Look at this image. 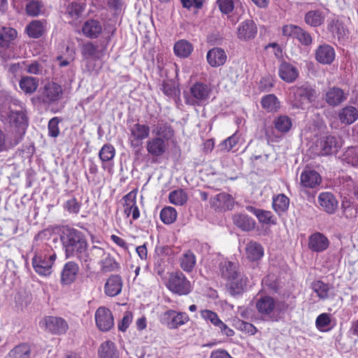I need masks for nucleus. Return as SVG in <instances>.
<instances>
[{
	"label": "nucleus",
	"instance_id": "nucleus-9",
	"mask_svg": "<svg viewBox=\"0 0 358 358\" xmlns=\"http://www.w3.org/2000/svg\"><path fill=\"white\" fill-rule=\"evenodd\" d=\"M161 322L165 324L169 329H176L185 324L189 317L185 313H177L173 310H169L161 315Z\"/></svg>",
	"mask_w": 358,
	"mask_h": 358
},
{
	"label": "nucleus",
	"instance_id": "nucleus-39",
	"mask_svg": "<svg viewBox=\"0 0 358 358\" xmlns=\"http://www.w3.org/2000/svg\"><path fill=\"white\" fill-rule=\"evenodd\" d=\"M311 288L320 299L324 300L329 297V291L333 287L321 280H316L312 282Z\"/></svg>",
	"mask_w": 358,
	"mask_h": 358
},
{
	"label": "nucleus",
	"instance_id": "nucleus-57",
	"mask_svg": "<svg viewBox=\"0 0 358 358\" xmlns=\"http://www.w3.org/2000/svg\"><path fill=\"white\" fill-rule=\"evenodd\" d=\"M236 325L238 329L248 333L250 335H254L257 332V329L252 324L246 322L243 320H238L236 322Z\"/></svg>",
	"mask_w": 358,
	"mask_h": 358
},
{
	"label": "nucleus",
	"instance_id": "nucleus-34",
	"mask_svg": "<svg viewBox=\"0 0 358 358\" xmlns=\"http://www.w3.org/2000/svg\"><path fill=\"white\" fill-rule=\"evenodd\" d=\"M99 358H119L115 345L110 341L103 342L98 350Z\"/></svg>",
	"mask_w": 358,
	"mask_h": 358
},
{
	"label": "nucleus",
	"instance_id": "nucleus-45",
	"mask_svg": "<svg viewBox=\"0 0 358 358\" xmlns=\"http://www.w3.org/2000/svg\"><path fill=\"white\" fill-rule=\"evenodd\" d=\"M289 199L283 194H280L273 199V208L278 213L285 212L289 207Z\"/></svg>",
	"mask_w": 358,
	"mask_h": 358
},
{
	"label": "nucleus",
	"instance_id": "nucleus-47",
	"mask_svg": "<svg viewBox=\"0 0 358 358\" xmlns=\"http://www.w3.org/2000/svg\"><path fill=\"white\" fill-rule=\"evenodd\" d=\"M100 263L103 272L116 271L120 268L119 263L110 254H106V257L101 259Z\"/></svg>",
	"mask_w": 358,
	"mask_h": 358
},
{
	"label": "nucleus",
	"instance_id": "nucleus-55",
	"mask_svg": "<svg viewBox=\"0 0 358 358\" xmlns=\"http://www.w3.org/2000/svg\"><path fill=\"white\" fill-rule=\"evenodd\" d=\"M294 38H296L303 45L308 46L312 43V37L310 34L300 27Z\"/></svg>",
	"mask_w": 358,
	"mask_h": 358
},
{
	"label": "nucleus",
	"instance_id": "nucleus-41",
	"mask_svg": "<svg viewBox=\"0 0 358 358\" xmlns=\"http://www.w3.org/2000/svg\"><path fill=\"white\" fill-rule=\"evenodd\" d=\"M175 54L182 58H186L190 55L193 50L192 45L186 40H180L176 43L174 45Z\"/></svg>",
	"mask_w": 358,
	"mask_h": 358
},
{
	"label": "nucleus",
	"instance_id": "nucleus-18",
	"mask_svg": "<svg viewBox=\"0 0 358 358\" xmlns=\"http://www.w3.org/2000/svg\"><path fill=\"white\" fill-rule=\"evenodd\" d=\"M316 60L322 64H331L335 59V51L328 44L320 45L315 50Z\"/></svg>",
	"mask_w": 358,
	"mask_h": 358
},
{
	"label": "nucleus",
	"instance_id": "nucleus-51",
	"mask_svg": "<svg viewBox=\"0 0 358 358\" xmlns=\"http://www.w3.org/2000/svg\"><path fill=\"white\" fill-rule=\"evenodd\" d=\"M81 53L86 59L98 58V46L92 42H88L82 46Z\"/></svg>",
	"mask_w": 358,
	"mask_h": 358
},
{
	"label": "nucleus",
	"instance_id": "nucleus-14",
	"mask_svg": "<svg viewBox=\"0 0 358 358\" xmlns=\"http://www.w3.org/2000/svg\"><path fill=\"white\" fill-rule=\"evenodd\" d=\"M317 146L320 149V155L324 156L336 153L341 144L336 137L328 136L321 138Z\"/></svg>",
	"mask_w": 358,
	"mask_h": 358
},
{
	"label": "nucleus",
	"instance_id": "nucleus-8",
	"mask_svg": "<svg viewBox=\"0 0 358 358\" xmlns=\"http://www.w3.org/2000/svg\"><path fill=\"white\" fill-rule=\"evenodd\" d=\"M56 257L55 253L48 257L43 255H36L32 259V265L35 271L41 275H49L52 273V266Z\"/></svg>",
	"mask_w": 358,
	"mask_h": 358
},
{
	"label": "nucleus",
	"instance_id": "nucleus-27",
	"mask_svg": "<svg viewBox=\"0 0 358 358\" xmlns=\"http://www.w3.org/2000/svg\"><path fill=\"white\" fill-rule=\"evenodd\" d=\"M17 37V31L10 27H2L0 29V53L9 48L13 41Z\"/></svg>",
	"mask_w": 358,
	"mask_h": 358
},
{
	"label": "nucleus",
	"instance_id": "nucleus-17",
	"mask_svg": "<svg viewBox=\"0 0 358 358\" xmlns=\"http://www.w3.org/2000/svg\"><path fill=\"white\" fill-rule=\"evenodd\" d=\"M168 143L159 137H154L149 139L146 143V149L149 154L154 157L163 155L168 149Z\"/></svg>",
	"mask_w": 358,
	"mask_h": 358
},
{
	"label": "nucleus",
	"instance_id": "nucleus-58",
	"mask_svg": "<svg viewBox=\"0 0 358 358\" xmlns=\"http://www.w3.org/2000/svg\"><path fill=\"white\" fill-rule=\"evenodd\" d=\"M217 4L220 11L224 14L231 13L234 8L233 0H217Z\"/></svg>",
	"mask_w": 358,
	"mask_h": 358
},
{
	"label": "nucleus",
	"instance_id": "nucleus-53",
	"mask_svg": "<svg viewBox=\"0 0 358 358\" xmlns=\"http://www.w3.org/2000/svg\"><path fill=\"white\" fill-rule=\"evenodd\" d=\"M61 122V119L58 117H52L48 122V133L51 137L56 138L59 134V123Z\"/></svg>",
	"mask_w": 358,
	"mask_h": 358
},
{
	"label": "nucleus",
	"instance_id": "nucleus-32",
	"mask_svg": "<svg viewBox=\"0 0 358 358\" xmlns=\"http://www.w3.org/2000/svg\"><path fill=\"white\" fill-rule=\"evenodd\" d=\"M278 73L280 78L287 83L294 82L299 75L297 69L287 62L280 64Z\"/></svg>",
	"mask_w": 358,
	"mask_h": 358
},
{
	"label": "nucleus",
	"instance_id": "nucleus-19",
	"mask_svg": "<svg viewBox=\"0 0 358 358\" xmlns=\"http://www.w3.org/2000/svg\"><path fill=\"white\" fill-rule=\"evenodd\" d=\"M318 203L326 213L333 214L338 208V201L331 192H322L318 196Z\"/></svg>",
	"mask_w": 358,
	"mask_h": 358
},
{
	"label": "nucleus",
	"instance_id": "nucleus-3",
	"mask_svg": "<svg viewBox=\"0 0 358 358\" xmlns=\"http://www.w3.org/2000/svg\"><path fill=\"white\" fill-rule=\"evenodd\" d=\"M212 89L207 84L197 82L193 84L188 92L184 93L185 103L193 106H201L208 102Z\"/></svg>",
	"mask_w": 358,
	"mask_h": 358
},
{
	"label": "nucleus",
	"instance_id": "nucleus-26",
	"mask_svg": "<svg viewBox=\"0 0 358 358\" xmlns=\"http://www.w3.org/2000/svg\"><path fill=\"white\" fill-rule=\"evenodd\" d=\"M82 31L86 37L96 38L102 32V26L99 20L90 19L84 22Z\"/></svg>",
	"mask_w": 358,
	"mask_h": 358
},
{
	"label": "nucleus",
	"instance_id": "nucleus-37",
	"mask_svg": "<svg viewBox=\"0 0 358 358\" xmlns=\"http://www.w3.org/2000/svg\"><path fill=\"white\" fill-rule=\"evenodd\" d=\"M261 105L268 113L276 112L280 107V101L273 94L263 96L261 100Z\"/></svg>",
	"mask_w": 358,
	"mask_h": 358
},
{
	"label": "nucleus",
	"instance_id": "nucleus-50",
	"mask_svg": "<svg viewBox=\"0 0 358 358\" xmlns=\"http://www.w3.org/2000/svg\"><path fill=\"white\" fill-rule=\"evenodd\" d=\"M81 203L72 196L64 203V209L71 215H78L81 208Z\"/></svg>",
	"mask_w": 358,
	"mask_h": 358
},
{
	"label": "nucleus",
	"instance_id": "nucleus-49",
	"mask_svg": "<svg viewBox=\"0 0 358 358\" xmlns=\"http://www.w3.org/2000/svg\"><path fill=\"white\" fill-rule=\"evenodd\" d=\"M160 218L164 224H172L176 220L177 212L173 207H165L160 212Z\"/></svg>",
	"mask_w": 358,
	"mask_h": 358
},
{
	"label": "nucleus",
	"instance_id": "nucleus-5",
	"mask_svg": "<svg viewBox=\"0 0 358 358\" xmlns=\"http://www.w3.org/2000/svg\"><path fill=\"white\" fill-rule=\"evenodd\" d=\"M129 143L131 148H137L143 145V141L148 138L150 129L148 124L136 122L129 127Z\"/></svg>",
	"mask_w": 358,
	"mask_h": 358
},
{
	"label": "nucleus",
	"instance_id": "nucleus-44",
	"mask_svg": "<svg viewBox=\"0 0 358 358\" xmlns=\"http://www.w3.org/2000/svg\"><path fill=\"white\" fill-rule=\"evenodd\" d=\"M196 264V257L192 252L188 250L180 258V267L183 271L190 272Z\"/></svg>",
	"mask_w": 358,
	"mask_h": 358
},
{
	"label": "nucleus",
	"instance_id": "nucleus-4",
	"mask_svg": "<svg viewBox=\"0 0 358 358\" xmlns=\"http://www.w3.org/2000/svg\"><path fill=\"white\" fill-rule=\"evenodd\" d=\"M167 287L173 293L178 295H187L192 290L190 282L182 272H176L170 274Z\"/></svg>",
	"mask_w": 358,
	"mask_h": 358
},
{
	"label": "nucleus",
	"instance_id": "nucleus-29",
	"mask_svg": "<svg viewBox=\"0 0 358 358\" xmlns=\"http://www.w3.org/2000/svg\"><path fill=\"white\" fill-rule=\"evenodd\" d=\"M264 252L262 245L256 241H251L246 245L245 255L246 258L250 262H255L262 259Z\"/></svg>",
	"mask_w": 358,
	"mask_h": 358
},
{
	"label": "nucleus",
	"instance_id": "nucleus-13",
	"mask_svg": "<svg viewBox=\"0 0 358 358\" xmlns=\"http://www.w3.org/2000/svg\"><path fill=\"white\" fill-rule=\"evenodd\" d=\"M62 95V87L56 83L51 82L45 85L43 92L38 99L44 103H50L59 100Z\"/></svg>",
	"mask_w": 358,
	"mask_h": 358
},
{
	"label": "nucleus",
	"instance_id": "nucleus-28",
	"mask_svg": "<svg viewBox=\"0 0 358 358\" xmlns=\"http://www.w3.org/2000/svg\"><path fill=\"white\" fill-rule=\"evenodd\" d=\"M79 271L78 265L74 262H67L62 270L61 281L63 284L69 285L73 282Z\"/></svg>",
	"mask_w": 358,
	"mask_h": 358
},
{
	"label": "nucleus",
	"instance_id": "nucleus-36",
	"mask_svg": "<svg viewBox=\"0 0 358 358\" xmlns=\"http://www.w3.org/2000/svg\"><path fill=\"white\" fill-rule=\"evenodd\" d=\"M19 85L25 94H31L38 88V79L31 76H24L20 79Z\"/></svg>",
	"mask_w": 358,
	"mask_h": 358
},
{
	"label": "nucleus",
	"instance_id": "nucleus-43",
	"mask_svg": "<svg viewBox=\"0 0 358 358\" xmlns=\"http://www.w3.org/2000/svg\"><path fill=\"white\" fill-rule=\"evenodd\" d=\"M45 31V24L41 21L34 20L27 27L28 35L34 38H38L43 35Z\"/></svg>",
	"mask_w": 358,
	"mask_h": 358
},
{
	"label": "nucleus",
	"instance_id": "nucleus-40",
	"mask_svg": "<svg viewBox=\"0 0 358 358\" xmlns=\"http://www.w3.org/2000/svg\"><path fill=\"white\" fill-rule=\"evenodd\" d=\"M31 347L27 343L15 346L8 354L7 358H30Z\"/></svg>",
	"mask_w": 358,
	"mask_h": 358
},
{
	"label": "nucleus",
	"instance_id": "nucleus-64",
	"mask_svg": "<svg viewBox=\"0 0 358 358\" xmlns=\"http://www.w3.org/2000/svg\"><path fill=\"white\" fill-rule=\"evenodd\" d=\"M331 322L330 317L327 313L320 314L316 319V327L320 330L329 325Z\"/></svg>",
	"mask_w": 358,
	"mask_h": 358
},
{
	"label": "nucleus",
	"instance_id": "nucleus-38",
	"mask_svg": "<svg viewBox=\"0 0 358 358\" xmlns=\"http://www.w3.org/2000/svg\"><path fill=\"white\" fill-rule=\"evenodd\" d=\"M328 29L333 34L336 35L338 40H343L347 36V30L343 23L338 20L332 19L329 20Z\"/></svg>",
	"mask_w": 358,
	"mask_h": 358
},
{
	"label": "nucleus",
	"instance_id": "nucleus-63",
	"mask_svg": "<svg viewBox=\"0 0 358 358\" xmlns=\"http://www.w3.org/2000/svg\"><path fill=\"white\" fill-rule=\"evenodd\" d=\"M162 90L166 96L173 98L178 95V90L172 84L164 82L162 87Z\"/></svg>",
	"mask_w": 358,
	"mask_h": 358
},
{
	"label": "nucleus",
	"instance_id": "nucleus-42",
	"mask_svg": "<svg viewBox=\"0 0 358 358\" xmlns=\"http://www.w3.org/2000/svg\"><path fill=\"white\" fill-rule=\"evenodd\" d=\"M85 8V0H77L69 5L66 13L73 20H77L81 16Z\"/></svg>",
	"mask_w": 358,
	"mask_h": 358
},
{
	"label": "nucleus",
	"instance_id": "nucleus-59",
	"mask_svg": "<svg viewBox=\"0 0 358 358\" xmlns=\"http://www.w3.org/2000/svg\"><path fill=\"white\" fill-rule=\"evenodd\" d=\"M201 315L202 318L206 321H210L214 326H216L220 320L217 313L210 310H201Z\"/></svg>",
	"mask_w": 358,
	"mask_h": 358
},
{
	"label": "nucleus",
	"instance_id": "nucleus-56",
	"mask_svg": "<svg viewBox=\"0 0 358 358\" xmlns=\"http://www.w3.org/2000/svg\"><path fill=\"white\" fill-rule=\"evenodd\" d=\"M237 143V137L233 135L222 141L220 144L219 147L222 152H229L233 148L236 146Z\"/></svg>",
	"mask_w": 358,
	"mask_h": 358
},
{
	"label": "nucleus",
	"instance_id": "nucleus-20",
	"mask_svg": "<svg viewBox=\"0 0 358 358\" xmlns=\"http://www.w3.org/2000/svg\"><path fill=\"white\" fill-rule=\"evenodd\" d=\"M348 94L337 87H330L325 93V101L331 106H337L347 99Z\"/></svg>",
	"mask_w": 358,
	"mask_h": 358
},
{
	"label": "nucleus",
	"instance_id": "nucleus-60",
	"mask_svg": "<svg viewBox=\"0 0 358 358\" xmlns=\"http://www.w3.org/2000/svg\"><path fill=\"white\" fill-rule=\"evenodd\" d=\"M132 313L129 311L124 313V316L118 324V329L121 331H125L132 321Z\"/></svg>",
	"mask_w": 358,
	"mask_h": 358
},
{
	"label": "nucleus",
	"instance_id": "nucleus-24",
	"mask_svg": "<svg viewBox=\"0 0 358 358\" xmlns=\"http://www.w3.org/2000/svg\"><path fill=\"white\" fill-rule=\"evenodd\" d=\"M301 184L306 187L315 188L322 181L320 175L315 170L307 169L301 174Z\"/></svg>",
	"mask_w": 358,
	"mask_h": 358
},
{
	"label": "nucleus",
	"instance_id": "nucleus-2",
	"mask_svg": "<svg viewBox=\"0 0 358 358\" xmlns=\"http://www.w3.org/2000/svg\"><path fill=\"white\" fill-rule=\"evenodd\" d=\"M59 238L66 258H78L87 242L83 232L69 226L62 228Z\"/></svg>",
	"mask_w": 358,
	"mask_h": 358
},
{
	"label": "nucleus",
	"instance_id": "nucleus-52",
	"mask_svg": "<svg viewBox=\"0 0 358 358\" xmlns=\"http://www.w3.org/2000/svg\"><path fill=\"white\" fill-rule=\"evenodd\" d=\"M115 150L110 144H105L99 151V156L103 162L112 160L114 158Z\"/></svg>",
	"mask_w": 358,
	"mask_h": 358
},
{
	"label": "nucleus",
	"instance_id": "nucleus-54",
	"mask_svg": "<svg viewBox=\"0 0 358 358\" xmlns=\"http://www.w3.org/2000/svg\"><path fill=\"white\" fill-rule=\"evenodd\" d=\"M42 7V4L41 2L38 1H31L26 5V12L27 14L30 16H36L38 15Z\"/></svg>",
	"mask_w": 358,
	"mask_h": 358
},
{
	"label": "nucleus",
	"instance_id": "nucleus-35",
	"mask_svg": "<svg viewBox=\"0 0 358 358\" xmlns=\"http://www.w3.org/2000/svg\"><path fill=\"white\" fill-rule=\"evenodd\" d=\"M324 19V14L319 10H310L306 13L304 17L305 22L313 27L322 24Z\"/></svg>",
	"mask_w": 358,
	"mask_h": 358
},
{
	"label": "nucleus",
	"instance_id": "nucleus-31",
	"mask_svg": "<svg viewBox=\"0 0 358 358\" xmlns=\"http://www.w3.org/2000/svg\"><path fill=\"white\" fill-rule=\"evenodd\" d=\"M276 306L273 298L266 296L260 297L257 303L256 308L259 313L264 315H271Z\"/></svg>",
	"mask_w": 358,
	"mask_h": 358
},
{
	"label": "nucleus",
	"instance_id": "nucleus-6",
	"mask_svg": "<svg viewBox=\"0 0 358 358\" xmlns=\"http://www.w3.org/2000/svg\"><path fill=\"white\" fill-rule=\"evenodd\" d=\"M292 91L294 94V101L299 104L297 107H300L306 103L315 101L317 97L315 89L308 83L292 87Z\"/></svg>",
	"mask_w": 358,
	"mask_h": 358
},
{
	"label": "nucleus",
	"instance_id": "nucleus-12",
	"mask_svg": "<svg viewBox=\"0 0 358 358\" xmlns=\"http://www.w3.org/2000/svg\"><path fill=\"white\" fill-rule=\"evenodd\" d=\"M3 106H0V117L6 118L9 123L15 127L24 130L27 125V117L25 111L24 110H9L8 113L3 110Z\"/></svg>",
	"mask_w": 358,
	"mask_h": 358
},
{
	"label": "nucleus",
	"instance_id": "nucleus-33",
	"mask_svg": "<svg viewBox=\"0 0 358 358\" xmlns=\"http://www.w3.org/2000/svg\"><path fill=\"white\" fill-rule=\"evenodd\" d=\"M338 117L343 124H351L357 120L358 111L353 106H345L340 110Z\"/></svg>",
	"mask_w": 358,
	"mask_h": 358
},
{
	"label": "nucleus",
	"instance_id": "nucleus-48",
	"mask_svg": "<svg viewBox=\"0 0 358 358\" xmlns=\"http://www.w3.org/2000/svg\"><path fill=\"white\" fill-rule=\"evenodd\" d=\"M275 128L282 132L285 133L290 130L292 127V120L287 115H280L274 121Z\"/></svg>",
	"mask_w": 358,
	"mask_h": 358
},
{
	"label": "nucleus",
	"instance_id": "nucleus-16",
	"mask_svg": "<svg viewBox=\"0 0 358 358\" xmlns=\"http://www.w3.org/2000/svg\"><path fill=\"white\" fill-rule=\"evenodd\" d=\"M211 206L215 210H231L234 206V199L231 195L222 192L215 196L210 202Z\"/></svg>",
	"mask_w": 358,
	"mask_h": 358
},
{
	"label": "nucleus",
	"instance_id": "nucleus-11",
	"mask_svg": "<svg viewBox=\"0 0 358 358\" xmlns=\"http://www.w3.org/2000/svg\"><path fill=\"white\" fill-rule=\"evenodd\" d=\"M97 327L102 331H108L114 326V319L111 311L105 307H99L95 313Z\"/></svg>",
	"mask_w": 358,
	"mask_h": 358
},
{
	"label": "nucleus",
	"instance_id": "nucleus-1",
	"mask_svg": "<svg viewBox=\"0 0 358 358\" xmlns=\"http://www.w3.org/2000/svg\"><path fill=\"white\" fill-rule=\"evenodd\" d=\"M220 272L224 279L229 281L228 291L232 296L241 294L245 290L248 278L240 270L237 263L224 260L219 264Z\"/></svg>",
	"mask_w": 358,
	"mask_h": 358
},
{
	"label": "nucleus",
	"instance_id": "nucleus-7",
	"mask_svg": "<svg viewBox=\"0 0 358 358\" xmlns=\"http://www.w3.org/2000/svg\"><path fill=\"white\" fill-rule=\"evenodd\" d=\"M106 255L105 250L99 246L93 245L88 248V243L84 247L77 258L87 269H90V263L103 258Z\"/></svg>",
	"mask_w": 358,
	"mask_h": 358
},
{
	"label": "nucleus",
	"instance_id": "nucleus-25",
	"mask_svg": "<svg viewBox=\"0 0 358 358\" xmlns=\"http://www.w3.org/2000/svg\"><path fill=\"white\" fill-rule=\"evenodd\" d=\"M206 58L211 66L217 67L222 66L226 62L227 57L222 48H214L208 52Z\"/></svg>",
	"mask_w": 358,
	"mask_h": 358
},
{
	"label": "nucleus",
	"instance_id": "nucleus-10",
	"mask_svg": "<svg viewBox=\"0 0 358 358\" xmlns=\"http://www.w3.org/2000/svg\"><path fill=\"white\" fill-rule=\"evenodd\" d=\"M257 33V27L252 20L248 19L241 22L236 30V36L241 41L254 39Z\"/></svg>",
	"mask_w": 358,
	"mask_h": 358
},
{
	"label": "nucleus",
	"instance_id": "nucleus-15",
	"mask_svg": "<svg viewBox=\"0 0 358 358\" xmlns=\"http://www.w3.org/2000/svg\"><path fill=\"white\" fill-rule=\"evenodd\" d=\"M43 321L45 330L52 334H64L69 328L67 322L62 317L47 316Z\"/></svg>",
	"mask_w": 358,
	"mask_h": 358
},
{
	"label": "nucleus",
	"instance_id": "nucleus-62",
	"mask_svg": "<svg viewBox=\"0 0 358 358\" xmlns=\"http://www.w3.org/2000/svg\"><path fill=\"white\" fill-rule=\"evenodd\" d=\"M257 217L259 222L263 224H275V222L272 220V213L270 211L264 210L262 209H260Z\"/></svg>",
	"mask_w": 358,
	"mask_h": 358
},
{
	"label": "nucleus",
	"instance_id": "nucleus-61",
	"mask_svg": "<svg viewBox=\"0 0 358 358\" xmlns=\"http://www.w3.org/2000/svg\"><path fill=\"white\" fill-rule=\"evenodd\" d=\"M299 27L294 24H285L282 27V34L284 36L295 38Z\"/></svg>",
	"mask_w": 358,
	"mask_h": 358
},
{
	"label": "nucleus",
	"instance_id": "nucleus-46",
	"mask_svg": "<svg viewBox=\"0 0 358 358\" xmlns=\"http://www.w3.org/2000/svg\"><path fill=\"white\" fill-rule=\"evenodd\" d=\"M169 201L176 206H182L188 200L187 194L182 189H178L170 192Z\"/></svg>",
	"mask_w": 358,
	"mask_h": 358
},
{
	"label": "nucleus",
	"instance_id": "nucleus-22",
	"mask_svg": "<svg viewBox=\"0 0 358 358\" xmlns=\"http://www.w3.org/2000/svg\"><path fill=\"white\" fill-rule=\"evenodd\" d=\"M152 133L155 135V137L161 138L167 143L174 136L175 134L171 125L162 120L158 121L152 129Z\"/></svg>",
	"mask_w": 358,
	"mask_h": 358
},
{
	"label": "nucleus",
	"instance_id": "nucleus-30",
	"mask_svg": "<svg viewBox=\"0 0 358 358\" xmlns=\"http://www.w3.org/2000/svg\"><path fill=\"white\" fill-rule=\"evenodd\" d=\"M234 224L244 231H250L255 228V221L245 214H235L233 217Z\"/></svg>",
	"mask_w": 358,
	"mask_h": 358
},
{
	"label": "nucleus",
	"instance_id": "nucleus-23",
	"mask_svg": "<svg viewBox=\"0 0 358 358\" xmlns=\"http://www.w3.org/2000/svg\"><path fill=\"white\" fill-rule=\"evenodd\" d=\"M329 240L321 233H315L309 237L308 248L313 252H322L329 247Z\"/></svg>",
	"mask_w": 358,
	"mask_h": 358
},
{
	"label": "nucleus",
	"instance_id": "nucleus-21",
	"mask_svg": "<svg viewBox=\"0 0 358 358\" xmlns=\"http://www.w3.org/2000/svg\"><path fill=\"white\" fill-rule=\"evenodd\" d=\"M122 285V280L119 275H111L105 283L104 292L108 296H115L121 292Z\"/></svg>",
	"mask_w": 358,
	"mask_h": 358
}]
</instances>
